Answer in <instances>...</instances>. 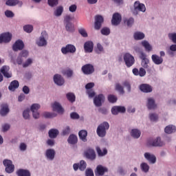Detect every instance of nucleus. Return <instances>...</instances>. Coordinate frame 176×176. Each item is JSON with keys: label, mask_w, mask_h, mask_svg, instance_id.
Returning <instances> with one entry per match:
<instances>
[{"label": "nucleus", "mask_w": 176, "mask_h": 176, "mask_svg": "<svg viewBox=\"0 0 176 176\" xmlns=\"http://www.w3.org/2000/svg\"><path fill=\"white\" fill-rule=\"evenodd\" d=\"M109 123L107 122H104L98 126L96 129V133L98 137H101L102 138L105 137V135H107V130H109Z\"/></svg>", "instance_id": "nucleus-1"}, {"label": "nucleus", "mask_w": 176, "mask_h": 176, "mask_svg": "<svg viewBox=\"0 0 176 176\" xmlns=\"http://www.w3.org/2000/svg\"><path fill=\"white\" fill-rule=\"evenodd\" d=\"M124 61L127 68L133 67V65H134L135 63V59L134 58V56H133V55L129 53H126L124 55Z\"/></svg>", "instance_id": "nucleus-2"}, {"label": "nucleus", "mask_w": 176, "mask_h": 176, "mask_svg": "<svg viewBox=\"0 0 176 176\" xmlns=\"http://www.w3.org/2000/svg\"><path fill=\"white\" fill-rule=\"evenodd\" d=\"M76 52V47L72 44H67L65 47H63L61 48V52L63 54H68V53L74 54Z\"/></svg>", "instance_id": "nucleus-3"}, {"label": "nucleus", "mask_w": 176, "mask_h": 176, "mask_svg": "<svg viewBox=\"0 0 176 176\" xmlns=\"http://www.w3.org/2000/svg\"><path fill=\"white\" fill-rule=\"evenodd\" d=\"M81 71L84 75H91L94 72V66L91 64H86L82 67Z\"/></svg>", "instance_id": "nucleus-4"}, {"label": "nucleus", "mask_w": 176, "mask_h": 176, "mask_svg": "<svg viewBox=\"0 0 176 176\" xmlns=\"http://www.w3.org/2000/svg\"><path fill=\"white\" fill-rule=\"evenodd\" d=\"M46 38H47V33L46 31L42 32L38 41H36L38 46H46V45H47Z\"/></svg>", "instance_id": "nucleus-5"}, {"label": "nucleus", "mask_w": 176, "mask_h": 176, "mask_svg": "<svg viewBox=\"0 0 176 176\" xmlns=\"http://www.w3.org/2000/svg\"><path fill=\"white\" fill-rule=\"evenodd\" d=\"M12 34L5 32L0 35V43H9L12 41Z\"/></svg>", "instance_id": "nucleus-6"}, {"label": "nucleus", "mask_w": 176, "mask_h": 176, "mask_svg": "<svg viewBox=\"0 0 176 176\" xmlns=\"http://www.w3.org/2000/svg\"><path fill=\"white\" fill-rule=\"evenodd\" d=\"M41 108V105L39 104L34 103L32 104L30 107V111L32 112L33 118L34 119H39V112H38V110Z\"/></svg>", "instance_id": "nucleus-7"}, {"label": "nucleus", "mask_w": 176, "mask_h": 176, "mask_svg": "<svg viewBox=\"0 0 176 176\" xmlns=\"http://www.w3.org/2000/svg\"><path fill=\"white\" fill-rule=\"evenodd\" d=\"M105 101V96L102 94H100L95 96L94 99V103L96 107H101L102 103Z\"/></svg>", "instance_id": "nucleus-8"}, {"label": "nucleus", "mask_w": 176, "mask_h": 176, "mask_svg": "<svg viewBox=\"0 0 176 176\" xmlns=\"http://www.w3.org/2000/svg\"><path fill=\"white\" fill-rule=\"evenodd\" d=\"M84 155L87 159H89V160H95L96 155V151H94V149L89 148H87L85 153Z\"/></svg>", "instance_id": "nucleus-9"}, {"label": "nucleus", "mask_w": 176, "mask_h": 176, "mask_svg": "<svg viewBox=\"0 0 176 176\" xmlns=\"http://www.w3.org/2000/svg\"><path fill=\"white\" fill-rule=\"evenodd\" d=\"M10 71V67L7 65L3 66L1 69L0 72L3 75L4 78H12V72Z\"/></svg>", "instance_id": "nucleus-10"}, {"label": "nucleus", "mask_w": 176, "mask_h": 176, "mask_svg": "<svg viewBox=\"0 0 176 176\" xmlns=\"http://www.w3.org/2000/svg\"><path fill=\"white\" fill-rule=\"evenodd\" d=\"M122 21V15L116 12L113 14L111 19V24L113 25H119Z\"/></svg>", "instance_id": "nucleus-11"}, {"label": "nucleus", "mask_w": 176, "mask_h": 176, "mask_svg": "<svg viewBox=\"0 0 176 176\" xmlns=\"http://www.w3.org/2000/svg\"><path fill=\"white\" fill-rule=\"evenodd\" d=\"M163 145L164 144L159 137L154 140H148L147 142L148 146H163Z\"/></svg>", "instance_id": "nucleus-12"}, {"label": "nucleus", "mask_w": 176, "mask_h": 176, "mask_svg": "<svg viewBox=\"0 0 176 176\" xmlns=\"http://www.w3.org/2000/svg\"><path fill=\"white\" fill-rule=\"evenodd\" d=\"M104 23V17L101 15H96L95 16V30H100Z\"/></svg>", "instance_id": "nucleus-13"}, {"label": "nucleus", "mask_w": 176, "mask_h": 176, "mask_svg": "<svg viewBox=\"0 0 176 176\" xmlns=\"http://www.w3.org/2000/svg\"><path fill=\"white\" fill-rule=\"evenodd\" d=\"M23 49H24V43L21 40L16 41L12 45L14 52H19V50H23Z\"/></svg>", "instance_id": "nucleus-14"}, {"label": "nucleus", "mask_w": 176, "mask_h": 176, "mask_svg": "<svg viewBox=\"0 0 176 176\" xmlns=\"http://www.w3.org/2000/svg\"><path fill=\"white\" fill-rule=\"evenodd\" d=\"M132 72L133 74V75H135V76H140L141 78H142L143 76H145V75H146V71H145V69H144L143 67H140V70H138V69L137 68H134L132 70Z\"/></svg>", "instance_id": "nucleus-15"}, {"label": "nucleus", "mask_w": 176, "mask_h": 176, "mask_svg": "<svg viewBox=\"0 0 176 176\" xmlns=\"http://www.w3.org/2000/svg\"><path fill=\"white\" fill-rule=\"evenodd\" d=\"M94 48V43L93 41H87L84 44V50L85 53H91Z\"/></svg>", "instance_id": "nucleus-16"}, {"label": "nucleus", "mask_w": 176, "mask_h": 176, "mask_svg": "<svg viewBox=\"0 0 176 176\" xmlns=\"http://www.w3.org/2000/svg\"><path fill=\"white\" fill-rule=\"evenodd\" d=\"M54 82L56 83V85H58V86H63L65 83L64 78L61 76L60 74H55L54 76Z\"/></svg>", "instance_id": "nucleus-17"}, {"label": "nucleus", "mask_w": 176, "mask_h": 176, "mask_svg": "<svg viewBox=\"0 0 176 176\" xmlns=\"http://www.w3.org/2000/svg\"><path fill=\"white\" fill-rule=\"evenodd\" d=\"M107 171H108V168L101 165H99L96 168V171L95 172V174H96V176H101V175H104V174H105Z\"/></svg>", "instance_id": "nucleus-18"}, {"label": "nucleus", "mask_w": 176, "mask_h": 176, "mask_svg": "<svg viewBox=\"0 0 176 176\" xmlns=\"http://www.w3.org/2000/svg\"><path fill=\"white\" fill-rule=\"evenodd\" d=\"M151 60L155 65H160V64H163V58L162 56H159V55L153 54L151 56Z\"/></svg>", "instance_id": "nucleus-19"}, {"label": "nucleus", "mask_w": 176, "mask_h": 176, "mask_svg": "<svg viewBox=\"0 0 176 176\" xmlns=\"http://www.w3.org/2000/svg\"><path fill=\"white\" fill-rule=\"evenodd\" d=\"M134 9L135 10H139V12H145L146 10V8H145V5L144 3H140V1H135L134 3Z\"/></svg>", "instance_id": "nucleus-20"}, {"label": "nucleus", "mask_w": 176, "mask_h": 176, "mask_svg": "<svg viewBox=\"0 0 176 176\" xmlns=\"http://www.w3.org/2000/svg\"><path fill=\"white\" fill-rule=\"evenodd\" d=\"M52 109L53 111H56L58 113H64V109L61 107V104L57 102H55L52 104Z\"/></svg>", "instance_id": "nucleus-21"}, {"label": "nucleus", "mask_w": 176, "mask_h": 176, "mask_svg": "<svg viewBox=\"0 0 176 176\" xmlns=\"http://www.w3.org/2000/svg\"><path fill=\"white\" fill-rule=\"evenodd\" d=\"M140 89L141 91H143V93H151L152 92V86L148 85V84H142L140 86Z\"/></svg>", "instance_id": "nucleus-22"}, {"label": "nucleus", "mask_w": 176, "mask_h": 176, "mask_svg": "<svg viewBox=\"0 0 176 176\" xmlns=\"http://www.w3.org/2000/svg\"><path fill=\"white\" fill-rule=\"evenodd\" d=\"M1 107L0 115H1V116H6V115L9 113V106H8L7 104H2Z\"/></svg>", "instance_id": "nucleus-23"}, {"label": "nucleus", "mask_w": 176, "mask_h": 176, "mask_svg": "<svg viewBox=\"0 0 176 176\" xmlns=\"http://www.w3.org/2000/svg\"><path fill=\"white\" fill-rule=\"evenodd\" d=\"M78 136L80 140H82L83 142H87V131L81 130L78 132Z\"/></svg>", "instance_id": "nucleus-24"}, {"label": "nucleus", "mask_w": 176, "mask_h": 176, "mask_svg": "<svg viewBox=\"0 0 176 176\" xmlns=\"http://www.w3.org/2000/svg\"><path fill=\"white\" fill-rule=\"evenodd\" d=\"M19 86H20V84L19 83V82L16 80H12L9 87H8V89L10 91H14V90H16V89H19Z\"/></svg>", "instance_id": "nucleus-25"}, {"label": "nucleus", "mask_w": 176, "mask_h": 176, "mask_svg": "<svg viewBox=\"0 0 176 176\" xmlns=\"http://www.w3.org/2000/svg\"><path fill=\"white\" fill-rule=\"evenodd\" d=\"M157 107L156 103H155V100L152 98H149L148 99L147 102V108L148 109H155V108Z\"/></svg>", "instance_id": "nucleus-26"}, {"label": "nucleus", "mask_w": 176, "mask_h": 176, "mask_svg": "<svg viewBox=\"0 0 176 176\" xmlns=\"http://www.w3.org/2000/svg\"><path fill=\"white\" fill-rule=\"evenodd\" d=\"M144 157L146 159V160L153 164L156 163V157L153 155H151L149 153H144Z\"/></svg>", "instance_id": "nucleus-27"}, {"label": "nucleus", "mask_w": 176, "mask_h": 176, "mask_svg": "<svg viewBox=\"0 0 176 176\" xmlns=\"http://www.w3.org/2000/svg\"><path fill=\"white\" fill-rule=\"evenodd\" d=\"M45 155L47 159L50 160H53V159H54V156L56 155V151L52 148H50L46 151Z\"/></svg>", "instance_id": "nucleus-28"}, {"label": "nucleus", "mask_w": 176, "mask_h": 176, "mask_svg": "<svg viewBox=\"0 0 176 176\" xmlns=\"http://www.w3.org/2000/svg\"><path fill=\"white\" fill-rule=\"evenodd\" d=\"M18 176H31V173L28 170L19 169L16 171Z\"/></svg>", "instance_id": "nucleus-29"}, {"label": "nucleus", "mask_w": 176, "mask_h": 176, "mask_svg": "<svg viewBox=\"0 0 176 176\" xmlns=\"http://www.w3.org/2000/svg\"><path fill=\"white\" fill-rule=\"evenodd\" d=\"M176 127L174 125H168L165 127L164 131L166 134H172V133H175Z\"/></svg>", "instance_id": "nucleus-30"}, {"label": "nucleus", "mask_w": 176, "mask_h": 176, "mask_svg": "<svg viewBox=\"0 0 176 176\" xmlns=\"http://www.w3.org/2000/svg\"><path fill=\"white\" fill-rule=\"evenodd\" d=\"M67 142L69 144H72V145H75V144L78 142V137L74 134H72L69 136Z\"/></svg>", "instance_id": "nucleus-31"}, {"label": "nucleus", "mask_w": 176, "mask_h": 176, "mask_svg": "<svg viewBox=\"0 0 176 176\" xmlns=\"http://www.w3.org/2000/svg\"><path fill=\"white\" fill-rule=\"evenodd\" d=\"M142 45L143 46V47H144L146 52H148V53L149 52H152L153 47L152 45L149 44V42L146 41H142Z\"/></svg>", "instance_id": "nucleus-32"}, {"label": "nucleus", "mask_w": 176, "mask_h": 176, "mask_svg": "<svg viewBox=\"0 0 176 176\" xmlns=\"http://www.w3.org/2000/svg\"><path fill=\"white\" fill-rule=\"evenodd\" d=\"M133 38L135 41H141L145 38V34L141 32H136L133 34Z\"/></svg>", "instance_id": "nucleus-33"}, {"label": "nucleus", "mask_w": 176, "mask_h": 176, "mask_svg": "<svg viewBox=\"0 0 176 176\" xmlns=\"http://www.w3.org/2000/svg\"><path fill=\"white\" fill-rule=\"evenodd\" d=\"M50 138H56L57 135L59 134L58 130L57 129H50L48 132Z\"/></svg>", "instance_id": "nucleus-34"}, {"label": "nucleus", "mask_w": 176, "mask_h": 176, "mask_svg": "<svg viewBox=\"0 0 176 176\" xmlns=\"http://www.w3.org/2000/svg\"><path fill=\"white\" fill-rule=\"evenodd\" d=\"M131 135L133 138H140V137H141V131L138 129H132L131 132Z\"/></svg>", "instance_id": "nucleus-35"}, {"label": "nucleus", "mask_w": 176, "mask_h": 176, "mask_svg": "<svg viewBox=\"0 0 176 176\" xmlns=\"http://www.w3.org/2000/svg\"><path fill=\"white\" fill-rule=\"evenodd\" d=\"M115 89L116 90V91H118L120 94H124V88L123 87V86H122V85H120V83L116 84Z\"/></svg>", "instance_id": "nucleus-36"}, {"label": "nucleus", "mask_w": 176, "mask_h": 176, "mask_svg": "<svg viewBox=\"0 0 176 176\" xmlns=\"http://www.w3.org/2000/svg\"><path fill=\"white\" fill-rule=\"evenodd\" d=\"M66 97L70 102H75V100L76 99V97L75 96V94L74 93H67L66 94Z\"/></svg>", "instance_id": "nucleus-37"}, {"label": "nucleus", "mask_w": 176, "mask_h": 176, "mask_svg": "<svg viewBox=\"0 0 176 176\" xmlns=\"http://www.w3.org/2000/svg\"><path fill=\"white\" fill-rule=\"evenodd\" d=\"M95 52L97 54H101L104 52V47L100 43H97Z\"/></svg>", "instance_id": "nucleus-38"}, {"label": "nucleus", "mask_w": 176, "mask_h": 176, "mask_svg": "<svg viewBox=\"0 0 176 176\" xmlns=\"http://www.w3.org/2000/svg\"><path fill=\"white\" fill-rule=\"evenodd\" d=\"M96 151L98 156H105V155L108 153V151L107 150V148H104L102 151L101 148L98 146L96 147Z\"/></svg>", "instance_id": "nucleus-39"}, {"label": "nucleus", "mask_w": 176, "mask_h": 176, "mask_svg": "<svg viewBox=\"0 0 176 176\" xmlns=\"http://www.w3.org/2000/svg\"><path fill=\"white\" fill-rule=\"evenodd\" d=\"M63 74L66 75L68 78H72L74 75V71L71 69H67L63 71Z\"/></svg>", "instance_id": "nucleus-40"}, {"label": "nucleus", "mask_w": 176, "mask_h": 176, "mask_svg": "<svg viewBox=\"0 0 176 176\" xmlns=\"http://www.w3.org/2000/svg\"><path fill=\"white\" fill-rule=\"evenodd\" d=\"M65 29L68 32H74L75 31V27L72 23H69L66 24Z\"/></svg>", "instance_id": "nucleus-41"}, {"label": "nucleus", "mask_w": 176, "mask_h": 176, "mask_svg": "<svg viewBox=\"0 0 176 176\" xmlns=\"http://www.w3.org/2000/svg\"><path fill=\"white\" fill-rule=\"evenodd\" d=\"M63 12H64V8H63V6H59L55 10L54 15L58 17L59 16H61V14H63Z\"/></svg>", "instance_id": "nucleus-42"}, {"label": "nucleus", "mask_w": 176, "mask_h": 176, "mask_svg": "<svg viewBox=\"0 0 176 176\" xmlns=\"http://www.w3.org/2000/svg\"><path fill=\"white\" fill-rule=\"evenodd\" d=\"M122 85H123L124 87H126V89H127L128 93L131 92V84L129 82V80L124 81Z\"/></svg>", "instance_id": "nucleus-43"}, {"label": "nucleus", "mask_w": 176, "mask_h": 176, "mask_svg": "<svg viewBox=\"0 0 176 176\" xmlns=\"http://www.w3.org/2000/svg\"><path fill=\"white\" fill-rule=\"evenodd\" d=\"M19 3V0H8L6 2L7 6H16Z\"/></svg>", "instance_id": "nucleus-44"}, {"label": "nucleus", "mask_w": 176, "mask_h": 176, "mask_svg": "<svg viewBox=\"0 0 176 176\" xmlns=\"http://www.w3.org/2000/svg\"><path fill=\"white\" fill-rule=\"evenodd\" d=\"M43 116L45 118H56L57 116V113H50V112H45L43 114Z\"/></svg>", "instance_id": "nucleus-45"}, {"label": "nucleus", "mask_w": 176, "mask_h": 176, "mask_svg": "<svg viewBox=\"0 0 176 176\" xmlns=\"http://www.w3.org/2000/svg\"><path fill=\"white\" fill-rule=\"evenodd\" d=\"M23 30L25 32H28V34H30V32H32V31L34 30V27L31 25H25V26H23Z\"/></svg>", "instance_id": "nucleus-46"}, {"label": "nucleus", "mask_w": 176, "mask_h": 176, "mask_svg": "<svg viewBox=\"0 0 176 176\" xmlns=\"http://www.w3.org/2000/svg\"><path fill=\"white\" fill-rule=\"evenodd\" d=\"M140 167L144 173H148V171H149V165L145 162L142 163Z\"/></svg>", "instance_id": "nucleus-47"}, {"label": "nucleus", "mask_w": 176, "mask_h": 176, "mask_svg": "<svg viewBox=\"0 0 176 176\" xmlns=\"http://www.w3.org/2000/svg\"><path fill=\"white\" fill-rule=\"evenodd\" d=\"M124 24L126 23L128 27H131V25H133V24H134V18L131 17L129 19H124Z\"/></svg>", "instance_id": "nucleus-48"}, {"label": "nucleus", "mask_w": 176, "mask_h": 176, "mask_svg": "<svg viewBox=\"0 0 176 176\" xmlns=\"http://www.w3.org/2000/svg\"><path fill=\"white\" fill-rule=\"evenodd\" d=\"M108 101L111 102V104H114V102H116L118 101V97H116V96L115 95H109Z\"/></svg>", "instance_id": "nucleus-49"}, {"label": "nucleus", "mask_w": 176, "mask_h": 176, "mask_svg": "<svg viewBox=\"0 0 176 176\" xmlns=\"http://www.w3.org/2000/svg\"><path fill=\"white\" fill-rule=\"evenodd\" d=\"M6 168V167H13L14 165H13V162L10 160H4L3 162Z\"/></svg>", "instance_id": "nucleus-50"}, {"label": "nucleus", "mask_w": 176, "mask_h": 176, "mask_svg": "<svg viewBox=\"0 0 176 176\" xmlns=\"http://www.w3.org/2000/svg\"><path fill=\"white\" fill-rule=\"evenodd\" d=\"M86 162L85 160H81L79 164V170H80V171H85V170H86Z\"/></svg>", "instance_id": "nucleus-51"}, {"label": "nucleus", "mask_w": 176, "mask_h": 176, "mask_svg": "<svg viewBox=\"0 0 176 176\" xmlns=\"http://www.w3.org/2000/svg\"><path fill=\"white\" fill-rule=\"evenodd\" d=\"M149 118L151 122H157V120L159 119V116L156 113H151L150 114Z\"/></svg>", "instance_id": "nucleus-52"}, {"label": "nucleus", "mask_w": 176, "mask_h": 176, "mask_svg": "<svg viewBox=\"0 0 176 176\" xmlns=\"http://www.w3.org/2000/svg\"><path fill=\"white\" fill-rule=\"evenodd\" d=\"M168 36L170 41H172L173 43H176V33H169Z\"/></svg>", "instance_id": "nucleus-53"}, {"label": "nucleus", "mask_w": 176, "mask_h": 176, "mask_svg": "<svg viewBox=\"0 0 176 176\" xmlns=\"http://www.w3.org/2000/svg\"><path fill=\"white\" fill-rule=\"evenodd\" d=\"M47 3L50 6L53 8V7L57 6V5H58V0H48Z\"/></svg>", "instance_id": "nucleus-54"}, {"label": "nucleus", "mask_w": 176, "mask_h": 176, "mask_svg": "<svg viewBox=\"0 0 176 176\" xmlns=\"http://www.w3.org/2000/svg\"><path fill=\"white\" fill-rule=\"evenodd\" d=\"M101 34L102 35H109V34H111V30L108 28H103L101 30Z\"/></svg>", "instance_id": "nucleus-55"}, {"label": "nucleus", "mask_w": 176, "mask_h": 176, "mask_svg": "<svg viewBox=\"0 0 176 176\" xmlns=\"http://www.w3.org/2000/svg\"><path fill=\"white\" fill-rule=\"evenodd\" d=\"M148 64H149V59L147 58L142 60V65L143 68H145L146 69H148L149 67Z\"/></svg>", "instance_id": "nucleus-56"}, {"label": "nucleus", "mask_w": 176, "mask_h": 176, "mask_svg": "<svg viewBox=\"0 0 176 176\" xmlns=\"http://www.w3.org/2000/svg\"><path fill=\"white\" fill-rule=\"evenodd\" d=\"M32 64V59L28 58L23 64V68H27V67H29V65H31Z\"/></svg>", "instance_id": "nucleus-57"}, {"label": "nucleus", "mask_w": 176, "mask_h": 176, "mask_svg": "<svg viewBox=\"0 0 176 176\" xmlns=\"http://www.w3.org/2000/svg\"><path fill=\"white\" fill-rule=\"evenodd\" d=\"M24 119H30V109H26L23 113Z\"/></svg>", "instance_id": "nucleus-58"}, {"label": "nucleus", "mask_w": 176, "mask_h": 176, "mask_svg": "<svg viewBox=\"0 0 176 176\" xmlns=\"http://www.w3.org/2000/svg\"><path fill=\"white\" fill-rule=\"evenodd\" d=\"M19 55L23 57L24 58H27L28 57V52L27 50H22Z\"/></svg>", "instance_id": "nucleus-59"}, {"label": "nucleus", "mask_w": 176, "mask_h": 176, "mask_svg": "<svg viewBox=\"0 0 176 176\" xmlns=\"http://www.w3.org/2000/svg\"><path fill=\"white\" fill-rule=\"evenodd\" d=\"M5 14L6 16V17H14V14L13 13V12L10 11V10H6L5 12Z\"/></svg>", "instance_id": "nucleus-60"}, {"label": "nucleus", "mask_w": 176, "mask_h": 176, "mask_svg": "<svg viewBox=\"0 0 176 176\" xmlns=\"http://www.w3.org/2000/svg\"><path fill=\"white\" fill-rule=\"evenodd\" d=\"M117 111H118L120 113H124L126 112V108L122 106H117Z\"/></svg>", "instance_id": "nucleus-61"}, {"label": "nucleus", "mask_w": 176, "mask_h": 176, "mask_svg": "<svg viewBox=\"0 0 176 176\" xmlns=\"http://www.w3.org/2000/svg\"><path fill=\"white\" fill-rule=\"evenodd\" d=\"M6 171L8 174H11V173H13L14 171V166H8L6 168Z\"/></svg>", "instance_id": "nucleus-62"}, {"label": "nucleus", "mask_w": 176, "mask_h": 176, "mask_svg": "<svg viewBox=\"0 0 176 176\" xmlns=\"http://www.w3.org/2000/svg\"><path fill=\"white\" fill-rule=\"evenodd\" d=\"M71 119H79L80 116L76 112H72L70 114Z\"/></svg>", "instance_id": "nucleus-63"}, {"label": "nucleus", "mask_w": 176, "mask_h": 176, "mask_svg": "<svg viewBox=\"0 0 176 176\" xmlns=\"http://www.w3.org/2000/svg\"><path fill=\"white\" fill-rule=\"evenodd\" d=\"M86 176H94V173L91 169H87L85 172Z\"/></svg>", "instance_id": "nucleus-64"}]
</instances>
